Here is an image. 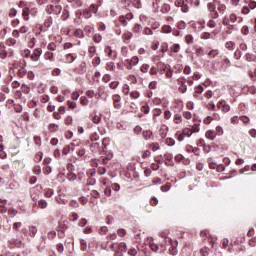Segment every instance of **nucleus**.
<instances>
[{
  "instance_id": "obj_37",
  "label": "nucleus",
  "mask_w": 256,
  "mask_h": 256,
  "mask_svg": "<svg viewBox=\"0 0 256 256\" xmlns=\"http://www.w3.org/2000/svg\"><path fill=\"white\" fill-rule=\"evenodd\" d=\"M119 23H121V25H123V27H127V25H128V22H127V19L125 18V16L119 17Z\"/></svg>"
},
{
  "instance_id": "obj_29",
  "label": "nucleus",
  "mask_w": 256,
  "mask_h": 256,
  "mask_svg": "<svg viewBox=\"0 0 256 256\" xmlns=\"http://www.w3.org/2000/svg\"><path fill=\"white\" fill-rule=\"evenodd\" d=\"M102 40H103V36H101V34L97 33L93 36L94 43H101Z\"/></svg>"
},
{
  "instance_id": "obj_30",
  "label": "nucleus",
  "mask_w": 256,
  "mask_h": 256,
  "mask_svg": "<svg viewBox=\"0 0 256 256\" xmlns=\"http://www.w3.org/2000/svg\"><path fill=\"white\" fill-rule=\"evenodd\" d=\"M49 131H51V133H55V132L59 131V125H57V124H50L49 125Z\"/></svg>"
},
{
  "instance_id": "obj_59",
  "label": "nucleus",
  "mask_w": 256,
  "mask_h": 256,
  "mask_svg": "<svg viewBox=\"0 0 256 256\" xmlns=\"http://www.w3.org/2000/svg\"><path fill=\"white\" fill-rule=\"evenodd\" d=\"M176 137H177V140L180 142L184 141V139H185V135L183 134V132H181V133L177 132Z\"/></svg>"
},
{
  "instance_id": "obj_51",
  "label": "nucleus",
  "mask_w": 256,
  "mask_h": 256,
  "mask_svg": "<svg viewBox=\"0 0 256 256\" xmlns=\"http://www.w3.org/2000/svg\"><path fill=\"white\" fill-rule=\"evenodd\" d=\"M91 151L93 152V153H97V151H99V144L98 143H94V144H92V146H91Z\"/></svg>"
},
{
  "instance_id": "obj_60",
  "label": "nucleus",
  "mask_w": 256,
  "mask_h": 256,
  "mask_svg": "<svg viewBox=\"0 0 256 256\" xmlns=\"http://www.w3.org/2000/svg\"><path fill=\"white\" fill-rule=\"evenodd\" d=\"M149 68H150L149 64H144V65H142L140 71L142 73H147V71H149Z\"/></svg>"
},
{
  "instance_id": "obj_3",
  "label": "nucleus",
  "mask_w": 256,
  "mask_h": 256,
  "mask_svg": "<svg viewBox=\"0 0 256 256\" xmlns=\"http://www.w3.org/2000/svg\"><path fill=\"white\" fill-rule=\"evenodd\" d=\"M62 7L59 4H55V5H49L46 8L47 13H49L51 15V13H54V15H59L62 11Z\"/></svg>"
},
{
  "instance_id": "obj_62",
  "label": "nucleus",
  "mask_w": 256,
  "mask_h": 256,
  "mask_svg": "<svg viewBox=\"0 0 256 256\" xmlns=\"http://www.w3.org/2000/svg\"><path fill=\"white\" fill-rule=\"evenodd\" d=\"M111 189H112L113 191H119V190L121 189V186H120L118 183H113V184L111 185Z\"/></svg>"
},
{
  "instance_id": "obj_27",
  "label": "nucleus",
  "mask_w": 256,
  "mask_h": 256,
  "mask_svg": "<svg viewBox=\"0 0 256 256\" xmlns=\"http://www.w3.org/2000/svg\"><path fill=\"white\" fill-rule=\"evenodd\" d=\"M17 75H18V77L23 78L24 76L27 75V69H25V68H23V67L20 68V69L18 70Z\"/></svg>"
},
{
  "instance_id": "obj_28",
  "label": "nucleus",
  "mask_w": 256,
  "mask_h": 256,
  "mask_svg": "<svg viewBox=\"0 0 256 256\" xmlns=\"http://www.w3.org/2000/svg\"><path fill=\"white\" fill-rule=\"evenodd\" d=\"M75 59H77V56H75L73 54H67V56H66L67 63H73V61H75Z\"/></svg>"
},
{
  "instance_id": "obj_47",
  "label": "nucleus",
  "mask_w": 256,
  "mask_h": 256,
  "mask_svg": "<svg viewBox=\"0 0 256 256\" xmlns=\"http://www.w3.org/2000/svg\"><path fill=\"white\" fill-rule=\"evenodd\" d=\"M149 73L150 75H157V73H159V67H155V66L151 67Z\"/></svg>"
},
{
  "instance_id": "obj_45",
  "label": "nucleus",
  "mask_w": 256,
  "mask_h": 256,
  "mask_svg": "<svg viewBox=\"0 0 256 256\" xmlns=\"http://www.w3.org/2000/svg\"><path fill=\"white\" fill-rule=\"evenodd\" d=\"M159 143H152V144H150V149L152 150V151H159Z\"/></svg>"
},
{
  "instance_id": "obj_4",
  "label": "nucleus",
  "mask_w": 256,
  "mask_h": 256,
  "mask_svg": "<svg viewBox=\"0 0 256 256\" xmlns=\"http://www.w3.org/2000/svg\"><path fill=\"white\" fill-rule=\"evenodd\" d=\"M43 50L41 48L34 49L33 53L30 54L31 61H39L41 59V54Z\"/></svg>"
},
{
  "instance_id": "obj_57",
  "label": "nucleus",
  "mask_w": 256,
  "mask_h": 256,
  "mask_svg": "<svg viewBox=\"0 0 256 256\" xmlns=\"http://www.w3.org/2000/svg\"><path fill=\"white\" fill-rule=\"evenodd\" d=\"M230 23H236L237 22V15L236 14H230L229 16Z\"/></svg>"
},
{
  "instance_id": "obj_17",
  "label": "nucleus",
  "mask_w": 256,
  "mask_h": 256,
  "mask_svg": "<svg viewBox=\"0 0 256 256\" xmlns=\"http://www.w3.org/2000/svg\"><path fill=\"white\" fill-rule=\"evenodd\" d=\"M171 51H173V53H179V51H181V45L174 43L171 47H170Z\"/></svg>"
},
{
  "instance_id": "obj_54",
  "label": "nucleus",
  "mask_w": 256,
  "mask_h": 256,
  "mask_svg": "<svg viewBox=\"0 0 256 256\" xmlns=\"http://www.w3.org/2000/svg\"><path fill=\"white\" fill-rule=\"evenodd\" d=\"M141 29H142V26L140 24H136L134 26L133 31H134V33H137V35H139V33H141Z\"/></svg>"
},
{
  "instance_id": "obj_32",
  "label": "nucleus",
  "mask_w": 256,
  "mask_h": 256,
  "mask_svg": "<svg viewBox=\"0 0 256 256\" xmlns=\"http://www.w3.org/2000/svg\"><path fill=\"white\" fill-rule=\"evenodd\" d=\"M199 123H195L194 125L191 126L190 131H192V133H199L200 128H199Z\"/></svg>"
},
{
  "instance_id": "obj_61",
  "label": "nucleus",
  "mask_w": 256,
  "mask_h": 256,
  "mask_svg": "<svg viewBox=\"0 0 256 256\" xmlns=\"http://www.w3.org/2000/svg\"><path fill=\"white\" fill-rule=\"evenodd\" d=\"M128 255H129V256H136V255H137V249H135V248H130V249L128 250Z\"/></svg>"
},
{
  "instance_id": "obj_15",
  "label": "nucleus",
  "mask_w": 256,
  "mask_h": 256,
  "mask_svg": "<svg viewBox=\"0 0 256 256\" xmlns=\"http://www.w3.org/2000/svg\"><path fill=\"white\" fill-rule=\"evenodd\" d=\"M45 59L48 61H51L52 63L55 62V56L53 55V52H46L44 54Z\"/></svg>"
},
{
  "instance_id": "obj_56",
  "label": "nucleus",
  "mask_w": 256,
  "mask_h": 256,
  "mask_svg": "<svg viewBox=\"0 0 256 256\" xmlns=\"http://www.w3.org/2000/svg\"><path fill=\"white\" fill-rule=\"evenodd\" d=\"M59 75H61V69L55 68V69L52 71V76H53V77H59Z\"/></svg>"
},
{
  "instance_id": "obj_8",
  "label": "nucleus",
  "mask_w": 256,
  "mask_h": 256,
  "mask_svg": "<svg viewBox=\"0 0 256 256\" xmlns=\"http://www.w3.org/2000/svg\"><path fill=\"white\" fill-rule=\"evenodd\" d=\"M104 51L110 59H115V57H117V54L115 53V51H112L111 47L109 46H106Z\"/></svg>"
},
{
  "instance_id": "obj_39",
  "label": "nucleus",
  "mask_w": 256,
  "mask_h": 256,
  "mask_svg": "<svg viewBox=\"0 0 256 256\" xmlns=\"http://www.w3.org/2000/svg\"><path fill=\"white\" fill-rule=\"evenodd\" d=\"M186 3H191V5H194V7H199L201 4V1L199 0H186Z\"/></svg>"
},
{
  "instance_id": "obj_64",
  "label": "nucleus",
  "mask_w": 256,
  "mask_h": 256,
  "mask_svg": "<svg viewBox=\"0 0 256 256\" xmlns=\"http://www.w3.org/2000/svg\"><path fill=\"white\" fill-rule=\"evenodd\" d=\"M250 2H249V4H248V7L250 8V9H256V2H255V0H249Z\"/></svg>"
},
{
  "instance_id": "obj_16",
  "label": "nucleus",
  "mask_w": 256,
  "mask_h": 256,
  "mask_svg": "<svg viewBox=\"0 0 256 256\" xmlns=\"http://www.w3.org/2000/svg\"><path fill=\"white\" fill-rule=\"evenodd\" d=\"M143 137L146 139V141L153 139V132H151V130H146L143 132Z\"/></svg>"
},
{
  "instance_id": "obj_52",
  "label": "nucleus",
  "mask_w": 256,
  "mask_h": 256,
  "mask_svg": "<svg viewBox=\"0 0 256 256\" xmlns=\"http://www.w3.org/2000/svg\"><path fill=\"white\" fill-rule=\"evenodd\" d=\"M185 41L188 45H191L193 43V36L192 35H186Z\"/></svg>"
},
{
  "instance_id": "obj_7",
  "label": "nucleus",
  "mask_w": 256,
  "mask_h": 256,
  "mask_svg": "<svg viewBox=\"0 0 256 256\" xmlns=\"http://www.w3.org/2000/svg\"><path fill=\"white\" fill-rule=\"evenodd\" d=\"M113 103L115 109H121V96L119 94L113 96Z\"/></svg>"
},
{
  "instance_id": "obj_53",
  "label": "nucleus",
  "mask_w": 256,
  "mask_h": 256,
  "mask_svg": "<svg viewBox=\"0 0 256 256\" xmlns=\"http://www.w3.org/2000/svg\"><path fill=\"white\" fill-rule=\"evenodd\" d=\"M88 11H90L91 13H97L98 11L97 5L95 4L90 5V7L88 8Z\"/></svg>"
},
{
  "instance_id": "obj_5",
  "label": "nucleus",
  "mask_w": 256,
  "mask_h": 256,
  "mask_svg": "<svg viewBox=\"0 0 256 256\" xmlns=\"http://www.w3.org/2000/svg\"><path fill=\"white\" fill-rule=\"evenodd\" d=\"M178 245H179V242H178L177 240H175V241L173 242V244H171V247H170V249H169L170 255L175 256V255H177V254L179 253V250L177 249V246H178Z\"/></svg>"
},
{
  "instance_id": "obj_20",
  "label": "nucleus",
  "mask_w": 256,
  "mask_h": 256,
  "mask_svg": "<svg viewBox=\"0 0 256 256\" xmlns=\"http://www.w3.org/2000/svg\"><path fill=\"white\" fill-rule=\"evenodd\" d=\"M83 17H84L85 19H91V17H93V14H92L91 10L85 9V10L83 11Z\"/></svg>"
},
{
  "instance_id": "obj_50",
  "label": "nucleus",
  "mask_w": 256,
  "mask_h": 256,
  "mask_svg": "<svg viewBox=\"0 0 256 256\" xmlns=\"http://www.w3.org/2000/svg\"><path fill=\"white\" fill-rule=\"evenodd\" d=\"M215 134L218 135V137H221V135H223V127L217 126Z\"/></svg>"
},
{
  "instance_id": "obj_31",
  "label": "nucleus",
  "mask_w": 256,
  "mask_h": 256,
  "mask_svg": "<svg viewBox=\"0 0 256 256\" xmlns=\"http://www.w3.org/2000/svg\"><path fill=\"white\" fill-rule=\"evenodd\" d=\"M68 181H77V175L75 173L69 172L67 174Z\"/></svg>"
},
{
  "instance_id": "obj_21",
  "label": "nucleus",
  "mask_w": 256,
  "mask_h": 256,
  "mask_svg": "<svg viewBox=\"0 0 256 256\" xmlns=\"http://www.w3.org/2000/svg\"><path fill=\"white\" fill-rule=\"evenodd\" d=\"M75 37H77L78 39H83V37H85V34L83 33L82 29H77L74 33Z\"/></svg>"
},
{
  "instance_id": "obj_33",
  "label": "nucleus",
  "mask_w": 256,
  "mask_h": 256,
  "mask_svg": "<svg viewBox=\"0 0 256 256\" xmlns=\"http://www.w3.org/2000/svg\"><path fill=\"white\" fill-rule=\"evenodd\" d=\"M47 201L46 200H39L38 202V207H40V209H47Z\"/></svg>"
},
{
  "instance_id": "obj_18",
  "label": "nucleus",
  "mask_w": 256,
  "mask_h": 256,
  "mask_svg": "<svg viewBox=\"0 0 256 256\" xmlns=\"http://www.w3.org/2000/svg\"><path fill=\"white\" fill-rule=\"evenodd\" d=\"M208 165L210 169H217V162L213 158H208Z\"/></svg>"
},
{
  "instance_id": "obj_24",
  "label": "nucleus",
  "mask_w": 256,
  "mask_h": 256,
  "mask_svg": "<svg viewBox=\"0 0 256 256\" xmlns=\"http://www.w3.org/2000/svg\"><path fill=\"white\" fill-rule=\"evenodd\" d=\"M92 65H94L95 67L101 65V58L99 56H95L92 60Z\"/></svg>"
},
{
  "instance_id": "obj_44",
  "label": "nucleus",
  "mask_w": 256,
  "mask_h": 256,
  "mask_svg": "<svg viewBox=\"0 0 256 256\" xmlns=\"http://www.w3.org/2000/svg\"><path fill=\"white\" fill-rule=\"evenodd\" d=\"M240 121H242V123H244V125H249V121H250V119H249V117H247V116H240Z\"/></svg>"
},
{
  "instance_id": "obj_2",
  "label": "nucleus",
  "mask_w": 256,
  "mask_h": 256,
  "mask_svg": "<svg viewBox=\"0 0 256 256\" xmlns=\"http://www.w3.org/2000/svg\"><path fill=\"white\" fill-rule=\"evenodd\" d=\"M139 64V57L133 56L131 59H126L124 62V65L126 66V69L131 71L135 65Z\"/></svg>"
},
{
  "instance_id": "obj_35",
  "label": "nucleus",
  "mask_w": 256,
  "mask_h": 256,
  "mask_svg": "<svg viewBox=\"0 0 256 256\" xmlns=\"http://www.w3.org/2000/svg\"><path fill=\"white\" fill-rule=\"evenodd\" d=\"M123 38L125 39V41H131V39L133 38V33L126 32L123 34Z\"/></svg>"
},
{
  "instance_id": "obj_49",
  "label": "nucleus",
  "mask_w": 256,
  "mask_h": 256,
  "mask_svg": "<svg viewBox=\"0 0 256 256\" xmlns=\"http://www.w3.org/2000/svg\"><path fill=\"white\" fill-rule=\"evenodd\" d=\"M93 123H95L96 125H98V123H101V116L99 115H94L92 118Z\"/></svg>"
},
{
  "instance_id": "obj_1",
  "label": "nucleus",
  "mask_w": 256,
  "mask_h": 256,
  "mask_svg": "<svg viewBox=\"0 0 256 256\" xmlns=\"http://www.w3.org/2000/svg\"><path fill=\"white\" fill-rule=\"evenodd\" d=\"M112 249L115 250L114 256H124L127 253V244L125 242L113 244Z\"/></svg>"
},
{
  "instance_id": "obj_22",
  "label": "nucleus",
  "mask_w": 256,
  "mask_h": 256,
  "mask_svg": "<svg viewBox=\"0 0 256 256\" xmlns=\"http://www.w3.org/2000/svg\"><path fill=\"white\" fill-rule=\"evenodd\" d=\"M35 235H37V227L35 226L29 227V236L35 237Z\"/></svg>"
},
{
  "instance_id": "obj_25",
  "label": "nucleus",
  "mask_w": 256,
  "mask_h": 256,
  "mask_svg": "<svg viewBox=\"0 0 256 256\" xmlns=\"http://www.w3.org/2000/svg\"><path fill=\"white\" fill-rule=\"evenodd\" d=\"M182 133H183L184 137H191V135H193V132L191 131L190 128H184L182 130Z\"/></svg>"
},
{
  "instance_id": "obj_14",
  "label": "nucleus",
  "mask_w": 256,
  "mask_h": 256,
  "mask_svg": "<svg viewBox=\"0 0 256 256\" xmlns=\"http://www.w3.org/2000/svg\"><path fill=\"white\" fill-rule=\"evenodd\" d=\"M161 33H165V34L173 33V27L169 25H164L161 28Z\"/></svg>"
},
{
  "instance_id": "obj_63",
  "label": "nucleus",
  "mask_w": 256,
  "mask_h": 256,
  "mask_svg": "<svg viewBox=\"0 0 256 256\" xmlns=\"http://www.w3.org/2000/svg\"><path fill=\"white\" fill-rule=\"evenodd\" d=\"M34 143H35V145H37L38 147H40V145H41V137H39V136H34Z\"/></svg>"
},
{
  "instance_id": "obj_46",
  "label": "nucleus",
  "mask_w": 256,
  "mask_h": 256,
  "mask_svg": "<svg viewBox=\"0 0 256 256\" xmlns=\"http://www.w3.org/2000/svg\"><path fill=\"white\" fill-rule=\"evenodd\" d=\"M166 145H168V147H173V145H175V140L173 138H167Z\"/></svg>"
},
{
  "instance_id": "obj_42",
  "label": "nucleus",
  "mask_w": 256,
  "mask_h": 256,
  "mask_svg": "<svg viewBox=\"0 0 256 256\" xmlns=\"http://www.w3.org/2000/svg\"><path fill=\"white\" fill-rule=\"evenodd\" d=\"M80 245H81V251H87V241L85 240H80Z\"/></svg>"
},
{
  "instance_id": "obj_43",
  "label": "nucleus",
  "mask_w": 256,
  "mask_h": 256,
  "mask_svg": "<svg viewBox=\"0 0 256 256\" xmlns=\"http://www.w3.org/2000/svg\"><path fill=\"white\" fill-rule=\"evenodd\" d=\"M209 57H211L212 59L217 57V55H219V50H211L209 53H208Z\"/></svg>"
},
{
  "instance_id": "obj_19",
  "label": "nucleus",
  "mask_w": 256,
  "mask_h": 256,
  "mask_svg": "<svg viewBox=\"0 0 256 256\" xmlns=\"http://www.w3.org/2000/svg\"><path fill=\"white\" fill-rule=\"evenodd\" d=\"M160 11L161 13H169L171 11V6L169 4H163Z\"/></svg>"
},
{
  "instance_id": "obj_55",
  "label": "nucleus",
  "mask_w": 256,
  "mask_h": 256,
  "mask_svg": "<svg viewBox=\"0 0 256 256\" xmlns=\"http://www.w3.org/2000/svg\"><path fill=\"white\" fill-rule=\"evenodd\" d=\"M227 9V6L225 4H219L218 11L223 15L225 13V10Z\"/></svg>"
},
{
  "instance_id": "obj_36",
  "label": "nucleus",
  "mask_w": 256,
  "mask_h": 256,
  "mask_svg": "<svg viewBox=\"0 0 256 256\" xmlns=\"http://www.w3.org/2000/svg\"><path fill=\"white\" fill-rule=\"evenodd\" d=\"M65 125H73V117L72 116H66L64 119Z\"/></svg>"
},
{
  "instance_id": "obj_9",
  "label": "nucleus",
  "mask_w": 256,
  "mask_h": 256,
  "mask_svg": "<svg viewBox=\"0 0 256 256\" xmlns=\"http://www.w3.org/2000/svg\"><path fill=\"white\" fill-rule=\"evenodd\" d=\"M29 15H31V9L29 6L22 9V17L24 21H29Z\"/></svg>"
},
{
  "instance_id": "obj_23",
  "label": "nucleus",
  "mask_w": 256,
  "mask_h": 256,
  "mask_svg": "<svg viewBox=\"0 0 256 256\" xmlns=\"http://www.w3.org/2000/svg\"><path fill=\"white\" fill-rule=\"evenodd\" d=\"M209 253H211V249L207 248V247H203L201 250H200V255L202 256H208Z\"/></svg>"
},
{
  "instance_id": "obj_58",
  "label": "nucleus",
  "mask_w": 256,
  "mask_h": 256,
  "mask_svg": "<svg viewBox=\"0 0 256 256\" xmlns=\"http://www.w3.org/2000/svg\"><path fill=\"white\" fill-rule=\"evenodd\" d=\"M91 141H99V134L97 132H94L90 136Z\"/></svg>"
},
{
  "instance_id": "obj_12",
  "label": "nucleus",
  "mask_w": 256,
  "mask_h": 256,
  "mask_svg": "<svg viewBox=\"0 0 256 256\" xmlns=\"http://www.w3.org/2000/svg\"><path fill=\"white\" fill-rule=\"evenodd\" d=\"M157 67L160 69V75H164L165 71H167V65H165L163 62H158Z\"/></svg>"
},
{
  "instance_id": "obj_38",
  "label": "nucleus",
  "mask_w": 256,
  "mask_h": 256,
  "mask_svg": "<svg viewBox=\"0 0 256 256\" xmlns=\"http://www.w3.org/2000/svg\"><path fill=\"white\" fill-rule=\"evenodd\" d=\"M130 97H131L132 99H139V97H141V94H140L138 91H132V92L130 93Z\"/></svg>"
},
{
  "instance_id": "obj_13",
  "label": "nucleus",
  "mask_w": 256,
  "mask_h": 256,
  "mask_svg": "<svg viewBox=\"0 0 256 256\" xmlns=\"http://www.w3.org/2000/svg\"><path fill=\"white\" fill-rule=\"evenodd\" d=\"M149 247L152 251H154V253H157L159 251V245L153 242V238H151L149 242Z\"/></svg>"
},
{
  "instance_id": "obj_6",
  "label": "nucleus",
  "mask_w": 256,
  "mask_h": 256,
  "mask_svg": "<svg viewBox=\"0 0 256 256\" xmlns=\"http://www.w3.org/2000/svg\"><path fill=\"white\" fill-rule=\"evenodd\" d=\"M73 151H75V144L71 143L67 146L64 147L62 154L63 155H69V153H73Z\"/></svg>"
},
{
  "instance_id": "obj_41",
  "label": "nucleus",
  "mask_w": 256,
  "mask_h": 256,
  "mask_svg": "<svg viewBox=\"0 0 256 256\" xmlns=\"http://www.w3.org/2000/svg\"><path fill=\"white\" fill-rule=\"evenodd\" d=\"M90 195H91V197H94V199H99V197H101V194H99V191H97V190H92L90 192Z\"/></svg>"
},
{
  "instance_id": "obj_34",
  "label": "nucleus",
  "mask_w": 256,
  "mask_h": 256,
  "mask_svg": "<svg viewBox=\"0 0 256 256\" xmlns=\"http://www.w3.org/2000/svg\"><path fill=\"white\" fill-rule=\"evenodd\" d=\"M181 121H183V118L181 117V115L175 114L174 115V123H176V125H179V123H181Z\"/></svg>"
},
{
  "instance_id": "obj_10",
  "label": "nucleus",
  "mask_w": 256,
  "mask_h": 256,
  "mask_svg": "<svg viewBox=\"0 0 256 256\" xmlns=\"http://www.w3.org/2000/svg\"><path fill=\"white\" fill-rule=\"evenodd\" d=\"M78 73L80 75H85V73H87V62H85V61L81 62L79 69H78Z\"/></svg>"
},
{
  "instance_id": "obj_26",
  "label": "nucleus",
  "mask_w": 256,
  "mask_h": 256,
  "mask_svg": "<svg viewBox=\"0 0 256 256\" xmlns=\"http://www.w3.org/2000/svg\"><path fill=\"white\" fill-rule=\"evenodd\" d=\"M68 205H69L70 207H73V209L79 208V202H78L77 200H70V201L68 202Z\"/></svg>"
},
{
  "instance_id": "obj_40",
  "label": "nucleus",
  "mask_w": 256,
  "mask_h": 256,
  "mask_svg": "<svg viewBox=\"0 0 256 256\" xmlns=\"http://www.w3.org/2000/svg\"><path fill=\"white\" fill-rule=\"evenodd\" d=\"M80 103H81V105H83L84 107H86V105H89V100L87 99V97L82 96V97L80 98Z\"/></svg>"
},
{
  "instance_id": "obj_48",
  "label": "nucleus",
  "mask_w": 256,
  "mask_h": 256,
  "mask_svg": "<svg viewBox=\"0 0 256 256\" xmlns=\"http://www.w3.org/2000/svg\"><path fill=\"white\" fill-rule=\"evenodd\" d=\"M226 49H229L230 51L235 49V43L234 42H227L225 44Z\"/></svg>"
},
{
  "instance_id": "obj_11",
  "label": "nucleus",
  "mask_w": 256,
  "mask_h": 256,
  "mask_svg": "<svg viewBox=\"0 0 256 256\" xmlns=\"http://www.w3.org/2000/svg\"><path fill=\"white\" fill-rule=\"evenodd\" d=\"M205 137H206V139L213 141L217 137V134L215 133V131L208 130L205 134Z\"/></svg>"
}]
</instances>
